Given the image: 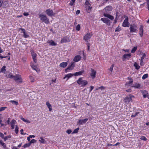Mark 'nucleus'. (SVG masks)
Here are the masks:
<instances>
[{"mask_svg": "<svg viewBox=\"0 0 149 149\" xmlns=\"http://www.w3.org/2000/svg\"><path fill=\"white\" fill-rule=\"evenodd\" d=\"M39 17L43 22L45 23L48 24L49 23V19L47 18L45 15L40 14L39 15Z\"/></svg>", "mask_w": 149, "mask_h": 149, "instance_id": "1", "label": "nucleus"}, {"mask_svg": "<svg viewBox=\"0 0 149 149\" xmlns=\"http://www.w3.org/2000/svg\"><path fill=\"white\" fill-rule=\"evenodd\" d=\"M134 98V96L132 95H130L126 97L124 100V102L127 104H129L132 101V99Z\"/></svg>", "mask_w": 149, "mask_h": 149, "instance_id": "2", "label": "nucleus"}, {"mask_svg": "<svg viewBox=\"0 0 149 149\" xmlns=\"http://www.w3.org/2000/svg\"><path fill=\"white\" fill-rule=\"evenodd\" d=\"M77 83L82 86H84L88 84V81L86 80H83L82 78H80L77 81Z\"/></svg>", "mask_w": 149, "mask_h": 149, "instance_id": "3", "label": "nucleus"}, {"mask_svg": "<svg viewBox=\"0 0 149 149\" xmlns=\"http://www.w3.org/2000/svg\"><path fill=\"white\" fill-rule=\"evenodd\" d=\"M13 79L18 83H21L22 82V79L20 75H15Z\"/></svg>", "mask_w": 149, "mask_h": 149, "instance_id": "4", "label": "nucleus"}, {"mask_svg": "<svg viewBox=\"0 0 149 149\" xmlns=\"http://www.w3.org/2000/svg\"><path fill=\"white\" fill-rule=\"evenodd\" d=\"M130 32H135L137 30V26L134 24H131L130 27Z\"/></svg>", "mask_w": 149, "mask_h": 149, "instance_id": "5", "label": "nucleus"}, {"mask_svg": "<svg viewBox=\"0 0 149 149\" xmlns=\"http://www.w3.org/2000/svg\"><path fill=\"white\" fill-rule=\"evenodd\" d=\"M128 17H127L124 20L122 24V26L124 27H129L130 24L128 22Z\"/></svg>", "mask_w": 149, "mask_h": 149, "instance_id": "6", "label": "nucleus"}, {"mask_svg": "<svg viewBox=\"0 0 149 149\" xmlns=\"http://www.w3.org/2000/svg\"><path fill=\"white\" fill-rule=\"evenodd\" d=\"M128 79L130 80L129 82H126L125 84V87H128L131 86L133 82V80L131 77H128Z\"/></svg>", "mask_w": 149, "mask_h": 149, "instance_id": "7", "label": "nucleus"}, {"mask_svg": "<svg viewBox=\"0 0 149 149\" xmlns=\"http://www.w3.org/2000/svg\"><path fill=\"white\" fill-rule=\"evenodd\" d=\"M46 13L49 16L52 17L54 15L53 11L50 9H47L45 11Z\"/></svg>", "mask_w": 149, "mask_h": 149, "instance_id": "8", "label": "nucleus"}, {"mask_svg": "<svg viewBox=\"0 0 149 149\" xmlns=\"http://www.w3.org/2000/svg\"><path fill=\"white\" fill-rule=\"evenodd\" d=\"M93 34L90 33H88L84 37V40L86 42H88V40L89 39Z\"/></svg>", "mask_w": 149, "mask_h": 149, "instance_id": "9", "label": "nucleus"}, {"mask_svg": "<svg viewBox=\"0 0 149 149\" xmlns=\"http://www.w3.org/2000/svg\"><path fill=\"white\" fill-rule=\"evenodd\" d=\"M101 20L107 25H110V21L108 19L106 18H102L101 19Z\"/></svg>", "mask_w": 149, "mask_h": 149, "instance_id": "10", "label": "nucleus"}, {"mask_svg": "<svg viewBox=\"0 0 149 149\" xmlns=\"http://www.w3.org/2000/svg\"><path fill=\"white\" fill-rule=\"evenodd\" d=\"M131 54L130 53L124 55L123 56V61H125L126 59H129L131 58Z\"/></svg>", "mask_w": 149, "mask_h": 149, "instance_id": "11", "label": "nucleus"}, {"mask_svg": "<svg viewBox=\"0 0 149 149\" xmlns=\"http://www.w3.org/2000/svg\"><path fill=\"white\" fill-rule=\"evenodd\" d=\"M144 98L147 97L149 98V95L146 91L142 90L141 91Z\"/></svg>", "mask_w": 149, "mask_h": 149, "instance_id": "12", "label": "nucleus"}, {"mask_svg": "<svg viewBox=\"0 0 149 149\" xmlns=\"http://www.w3.org/2000/svg\"><path fill=\"white\" fill-rule=\"evenodd\" d=\"M88 119L85 118L84 119L80 120H79L77 123V124L82 125L83 124L85 123L88 120Z\"/></svg>", "mask_w": 149, "mask_h": 149, "instance_id": "13", "label": "nucleus"}, {"mask_svg": "<svg viewBox=\"0 0 149 149\" xmlns=\"http://www.w3.org/2000/svg\"><path fill=\"white\" fill-rule=\"evenodd\" d=\"M91 76L93 79H94L95 77V75L96 74V71H95L93 69L91 68Z\"/></svg>", "mask_w": 149, "mask_h": 149, "instance_id": "14", "label": "nucleus"}, {"mask_svg": "<svg viewBox=\"0 0 149 149\" xmlns=\"http://www.w3.org/2000/svg\"><path fill=\"white\" fill-rule=\"evenodd\" d=\"M103 15L104 16L109 19L111 20H113L114 19V17L113 16L111 15L108 14L104 13Z\"/></svg>", "mask_w": 149, "mask_h": 149, "instance_id": "15", "label": "nucleus"}, {"mask_svg": "<svg viewBox=\"0 0 149 149\" xmlns=\"http://www.w3.org/2000/svg\"><path fill=\"white\" fill-rule=\"evenodd\" d=\"M74 67V65L73 63H72L71 65H69L68 67L65 69V71L66 72H68V70H72L73 69Z\"/></svg>", "mask_w": 149, "mask_h": 149, "instance_id": "16", "label": "nucleus"}, {"mask_svg": "<svg viewBox=\"0 0 149 149\" xmlns=\"http://www.w3.org/2000/svg\"><path fill=\"white\" fill-rule=\"evenodd\" d=\"M19 30H21L22 31V32L24 33V36L25 38H26L29 37V36L27 35V34L26 33L25 30L23 28H19Z\"/></svg>", "mask_w": 149, "mask_h": 149, "instance_id": "17", "label": "nucleus"}, {"mask_svg": "<svg viewBox=\"0 0 149 149\" xmlns=\"http://www.w3.org/2000/svg\"><path fill=\"white\" fill-rule=\"evenodd\" d=\"M70 41L69 38L65 37L63 38L61 40V43L68 42Z\"/></svg>", "mask_w": 149, "mask_h": 149, "instance_id": "18", "label": "nucleus"}, {"mask_svg": "<svg viewBox=\"0 0 149 149\" xmlns=\"http://www.w3.org/2000/svg\"><path fill=\"white\" fill-rule=\"evenodd\" d=\"M104 9L106 12H108L111 11L113 9V8L112 6H108L104 8Z\"/></svg>", "mask_w": 149, "mask_h": 149, "instance_id": "19", "label": "nucleus"}, {"mask_svg": "<svg viewBox=\"0 0 149 149\" xmlns=\"http://www.w3.org/2000/svg\"><path fill=\"white\" fill-rule=\"evenodd\" d=\"M31 54L33 61L35 63H36L37 62V60L36 58L37 55L34 52L32 51L31 52Z\"/></svg>", "mask_w": 149, "mask_h": 149, "instance_id": "20", "label": "nucleus"}, {"mask_svg": "<svg viewBox=\"0 0 149 149\" xmlns=\"http://www.w3.org/2000/svg\"><path fill=\"white\" fill-rule=\"evenodd\" d=\"M47 43H48L51 46H56V43L52 40L50 41L48 40L47 42Z\"/></svg>", "mask_w": 149, "mask_h": 149, "instance_id": "21", "label": "nucleus"}, {"mask_svg": "<svg viewBox=\"0 0 149 149\" xmlns=\"http://www.w3.org/2000/svg\"><path fill=\"white\" fill-rule=\"evenodd\" d=\"M81 58V57L79 55H77L74 58L73 61L75 62H77L79 61Z\"/></svg>", "mask_w": 149, "mask_h": 149, "instance_id": "22", "label": "nucleus"}, {"mask_svg": "<svg viewBox=\"0 0 149 149\" xmlns=\"http://www.w3.org/2000/svg\"><path fill=\"white\" fill-rule=\"evenodd\" d=\"M139 35L142 37L143 35V26L141 25L139 28Z\"/></svg>", "mask_w": 149, "mask_h": 149, "instance_id": "23", "label": "nucleus"}, {"mask_svg": "<svg viewBox=\"0 0 149 149\" xmlns=\"http://www.w3.org/2000/svg\"><path fill=\"white\" fill-rule=\"evenodd\" d=\"M84 72V70H81L80 71L76 72L74 73V75L75 76H77L79 75H81Z\"/></svg>", "mask_w": 149, "mask_h": 149, "instance_id": "24", "label": "nucleus"}, {"mask_svg": "<svg viewBox=\"0 0 149 149\" xmlns=\"http://www.w3.org/2000/svg\"><path fill=\"white\" fill-rule=\"evenodd\" d=\"M131 87H134L136 88H140L141 84H139L138 83H136L135 84V85L134 86H131Z\"/></svg>", "mask_w": 149, "mask_h": 149, "instance_id": "25", "label": "nucleus"}, {"mask_svg": "<svg viewBox=\"0 0 149 149\" xmlns=\"http://www.w3.org/2000/svg\"><path fill=\"white\" fill-rule=\"evenodd\" d=\"M67 63L66 62H63L61 63L60 64V66L61 67L64 68L67 65Z\"/></svg>", "mask_w": 149, "mask_h": 149, "instance_id": "26", "label": "nucleus"}, {"mask_svg": "<svg viewBox=\"0 0 149 149\" xmlns=\"http://www.w3.org/2000/svg\"><path fill=\"white\" fill-rule=\"evenodd\" d=\"M73 75L72 74H68L67 75H66L65 77L63 78V79H65L67 78V80H68L69 78L71 77Z\"/></svg>", "mask_w": 149, "mask_h": 149, "instance_id": "27", "label": "nucleus"}, {"mask_svg": "<svg viewBox=\"0 0 149 149\" xmlns=\"http://www.w3.org/2000/svg\"><path fill=\"white\" fill-rule=\"evenodd\" d=\"M46 105L47 106V107L49 109L50 111L52 110V107L50 104L48 102H47L46 103Z\"/></svg>", "mask_w": 149, "mask_h": 149, "instance_id": "28", "label": "nucleus"}, {"mask_svg": "<svg viewBox=\"0 0 149 149\" xmlns=\"http://www.w3.org/2000/svg\"><path fill=\"white\" fill-rule=\"evenodd\" d=\"M6 66H3L1 69L0 72H2L5 73V71H6Z\"/></svg>", "mask_w": 149, "mask_h": 149, "instance_id": "29", "label": "nucleus"}, {"mask_svg": "<svg viewBox=\"0 0 149 149\" xmlns=\"http://www.w3.org/2000/svg\"><path fill=\"white\" fill-rule=\"evenodd\" d=\"M0 144H1V146H3V148H5V149L7 148L6 145L5 143H3L2 141H1L0 140Z\"/></svg>", "mask_w": 149, "mask_h": 149, "instance_id": "30", "label": "nucleus"}, {"mask_svg": "<svg viewBox=\"0 0 149 149\" xmlns=\"http://www.w3.org/2000/svg\"><path fill=\"white\" fill-rule=\"evenodd\" d=\"M134 65L135 67V68L137 70L139 69L140 68V66L136 63H135L134 64Z\"/></svg>", "mask_w": 149, "mask_h": 149, "instance_id": "31", "label": "nucleus"}, {"mask_svg": "<svg viewBox=\"0 0 149 149\" xmlns=\"http://www.w3.org/2000/svg\"><path fill=\"white\" fill-rule=\"evenodd\" d=\"M31 67H32V68L34 70H35L37 72L38 71V69L37 68V67L35 65H34L33 64L32 66H31Z\"/></svg>", "mask_w": 149, "mask_h": 149, "instance_id": "32", "label": "nucleus"}, {"mask_svg": "<svg viewBox=\"0 0 149 149\" xmlns=\"http://www.w3.org/2000/svg\"><path fill=\"white\" fill-rule=\"evenodd\" d=\"M10 102H11L12 104L16 105L18 104V103L17 102L14 100H11L10 101Z\"/></svg>", "mask_w": 149, "mask_h": 149, "instance_id": "33", "label": "nucleus"}, {"mask_svg": "<svg viewBox=\"0 0 149 149\" xmlns=\"http://www.w3.org/2000/svg\"><path fill=\"white\" fill-rule=\"evenodd\" d=\"M137 49V47H134L131 50V52L132 53H134Z\"/></svg>", "mask_w": 149, "mask_h": 149, "instance_id": "34", "label": "nucleus"}, {"mask_svg": "<svg viewBox=\"0 0 149 149\" xmlns=\"http://www.w3.org/2000/svg\"><path fill=\"white\" fill-rule=\"evenodd\" d=\"M39 141L40 142L42 143H44L45 142V139L42 137H40V139L39 140Z\"/></svg>", "mask_w": 149, "mask_h": 149, "instance_id": "35", "label": "nucleus"}, {"mask_svg": "<svg viewBox=\"0 0 149 149\" xmlns=\"http://www.w3.org/2000/svg\"><path fill=\"white\" fill-rule=\"evenodd\" d=\"M31 145V143H28L25 144L23 146V147L24 148H27L29 147Z\"/></svg>", "mask_w": 149, "mask_h": 149, "instance_id": "36", "label": "nucleus"}, {"mask_svg": "<svg viewBox=\"0 0 149 149\" xmlns=\"http://www.w3.org/2000/svg\"><path fill=\"white\" fill-rule=\"evenodd\" d=\"M148 75L147 74H144L142 77V79H144L148 77Z\"/></svg>", "mask_w": 149, "mask_h": 149, "instance_id": "37", "label": "nucleus"}, {"mask_svg": "<svg viewBox=\"0 0 149 149\" xmlns=\"http://www.w3.org/2000/svg\"><path fill=\"white\" fill-rule=\"evenodd\" d=\"M79 127H78V128L75 129L74 130L73 132H72V134H73L76 133H77L78 132V130H79Z\"/></svg>", "mask_w": 149, "mask_h": 149, "instance_id": "38", "label": "nucleus"}, {"mask_svg": "<svg viewBox=\"0 0 149 149\" xmlns=\"http://www.w3.org/2000/svg\"><path fill=\"white\" fill-rule=\"evenodd\" d=\"M11 138V136L10 135L8 136H6L5 137H4V140L5 141H6L8 138Z\"/></svg>", "mask_w": 149, "mask_h": 149, "instance_id": "39", "label": "nucleus"}, {"mask_svg": "<svg viewBox=\"0 0 149 149\" xmlns=\"http://www.w3.org/2000/svg\"><path fill=\"white\" fill-rule=\"evenodd\" d=\"M15 132L16 134H17L18 133V127L17 125H16L15 128Z\"/></svg>", "mask_w": 149, "mask_h": 149, "instance_id": "40", "label": "nucleus"}, {"mask_svg": "<svg viewBox=\"0 0 149 149\" xmlns=\"http://www.w3.org/2000/svg\"><path fill=\"white\" fill-rule=\"evenodd\" d=\"M75 0H71V1L69 3V5L71 6H72L74 3Z\"/></svg>", "mask_w": 149, "mask_h": 149, "instance_id": "41", "label": "nucleus"}, {"mask_svg": "<svg viewBox=\"0 0 149 149\" xmlns=\"http://www.w3.org/2000/svg\"><path fill=\"white\" fill-rule=\"evenodd\" d=\"M22 120H23V121H24V122H27V123H30V121H29V120H26V119H24V118H22Z\"/></svg>", "mask_w": 149, "mask_h": 149, "instance_id": "42", "label": "nucleus"}, {"mask_svg": "<svg viewBox=\"0 0 149 149\" xmlns=\"http://www.w3.org/2000/svg\"><path fill=\"white\" fill-rule=\"evenodd\" d=\"M140 139L144 140V141H146L147 140V139L146 138V137L143 136H142L141 137Z\"/></svg>", "mask_w": 149, "mask_h": 149, "instance_id": "43", "label": "nucleus"}, {"mask_svg": "<svg viewBox=\"0 0 149 149\" xmlns=\"http://www.w3.org/2000/svg\"><path fill=\"white\" fill-rule=\"evenodd\" d=\"M142 54H143V55L142 56V57H141V59L143 60L144 58L145 57H146V54L145 53H143Z\"/></svg>", "mask_w": 149, "mask_h": 149, "instance_id": "44", "label": "nucleus"}, {"mask_svg": "<svg viewBox=\"0 0 149 149\" xmlns=\"http://www.w3.org/2000/svg\"><path fill=\"white\" fill-rule=\"evenodd\" d=\"M91 4L89 5V6H87L86 7V10H90L91 8L90 7Z\"/></svg>", "mask_w": 149, "mask_h": 149, "instance_id": "45", "label": "nucleus"}, {"mask_svg": "<svg viewBox=\"0 0 149 149\" xmlns=\"http://www.w3.org/2000/svg\"><path fill=\"white\" fill-rule=\"evenodd\" d=\"M36 140L34 139H33L31 140L29 143H31H31H33L36 142Z\"/></svg>", "mask_w": 149, "mask_h": 149, "instance_id": "46", "label": "nucleus"}, {"mask_svg": "<svg viewBox=\"0 0 149 149\" xmlns=\"http://www.w3.org/2000/svg\"><path fill=\"white\" fill-rule=\"evenodd\" d=\"M76 29L78 31H79L80 29V25L78 24L76 26Z\"/></svg>", "mask_w": 149, "mask_h": 149, "instance_id": "47", "label": "nucleus"}, {"mask_svg": "<svg viewBox=\"0 0 149 149\" xmlns=\"http://www.w3.org/2000/svg\"><path fill=\"white\" fill-rule=\"evenodd\" d=\"M85 4L86 5V7L87 6H89V5L91 4L89 2L87 1H86Z\"/></svg>", "mask_w": 149, "mask_h": 149, "instance_id": "48", "label": "nucleus"}, {"mask_svg": "<svg viewBox=\"0 0 149 149\" xmlns=\"http://www.w3.org/2000/svg\"><path fill=\"white\" fill-rule=\"evenodd\" d=\"M114 67V65L113 64H112L111 66L110 67V68L109 69V70L111 71V72L112 71V70H113V68Z\"/></svg>", "mask_w": 149, "mask_h": 149, "instance_id": "49", "label": "nucleus"}, {"mask_svg": "<svg viewBox=\"0 0 149 149\" xmlns=\"http://www.w3.org/2000/svg\"><path fill=\"white\" fill-rule=\"evenodd\" d=\"M121 30V29L120 28H119V26L117 27L115 30V32H118V31H119Z\"/></svg>", "mask_w": 149, "mask_h": 149, "instance_id": "50", "label": "nucleus"}, {"mask_svg": "<svg viewBox=\"0 0 149 149\" xmlns=\"http://www.w3.org/2000/svg\"><path fill=\"white\" fill-rule=\"evenodd\" d=\"M139 113V112L135 113L134 114H133L132 115V117H135L137 114Z\"/></svg>", "mask_w": 149, "mask_h": 149, "instance_id": "51", "label": "nucleus"}, {"mask_svg": "<svg viewBox=\"0 0 149 149\" xmlns=\"http://www.w3.org/2000/svg\"><path fill=\"white\" fill-rule=\"evenodd\" d=\"M6 108V107H1L0 108V111H2L3 110H5V109Z\"/></svg>", "mask_w": 149, "mask_h": 149, "instance_id": "52", "label": "nucleus"}, {"mask_svg": "<svg viewBox=\"0 0 149 149\" xmlns=\"http://www.w3.org/2000/svg\"><path fill=\"white\" fill-rule=\"evenodd\" d=\"M3 6L5 5V6H6V5L8 4V2L7 1H5L4 2H3Z\"/></svg>", "mask_w": 149, "mask_h": 149, "instance_id": "53", "label": "nucleus"}, {"mask_svg": "<svg viewBox=\"0 0 149 149\" xmlns=\"http://www.w3.org/2000/svg\"><path fill=\"white\" fill-rule=\"evenodd\" d=\"M144 64V63L143 60L141 59L140 65H143Z\"/></svg>", "mask_w": 149, "mask_h": 149, "instance_id": "54", "label": "nucleus"}, {"mask_svg": "<svg viewBox=\"0 0 149 149\" xmlns=\"http://www.w3.org/2000/svg\"><path fill=\"white\" fill-rule=\"evenodd\" d=\"M8 77H9L12 78L13 79L14 76H13L12 74H9L8 75Z\"/></svg>", "mask_w": 149, "mask_h": 149, "instance_id": "55", "label": "nucleus"}, {"mask_svg": "<svg viewBox=\"0 0 149 149\" xmlns=\"http://www.w3.org/2000/svg\"><path fill=\"white\" fill-rule=\"evenodd\" d=\"M72 132V131L71 130H68L66 131V132L68 134H70Z\"/></svg>", "mask_w": 149, "mask_h": 149, "instance_id": "56", "label": "nucleus"}, {"mask_svg": "<svg viewBox=\"0 0 149 149\" xmlns=\"http://www.w3.org/2000/svg\"><path fill=\"white\" fill-rule=\"evenodd\" d=\"M16 122L15 120L14 119L13 120L11 121V125H15V122Z\"/></svg>", "mask_w": 149, "mask_h": 149, "instance_id": "57", "label": "nucleus"}, {"mask_svg": "<svg viewBox=\"0 0 149 149\" xmlns=\"http://www.w3.org/2000/svg\"><path fill=\"white\" fill-rule=\"evenodd\" d=\"M3 3V0H0V8L1 7Z\"/></svg>", "mask_w": 149, "mask_h": 149, "instance_id": "58", "label": "nucleus"}, {"mask_svg": "<svg viewBox=\"0 0 149 149\" xmlns=\"http://www.w3.org/2000/svg\"><path fill=\"white\" fill-rule=\"evenodd\" d=\"M30 78L31 80V82H33L34 81V79L33 78L32 76L30 77Z\"/></svg>", "mask_w": 149, "mask_h": 149, "instance_id": "59", "label": "nucleus"}, {"mask_svg": "<svg viewBox=\"0 0 149 149\" xmlns=\"http://www.w3.org/2000/svg\"><path fill=\"white\" fill-rule=\"evenodd\" d=\"M117 19H117V18L116 17V18H115V19H114V22H113V24H115L117 22Z\"/></svg>", "mask_w": 149, "mask_h": 149, "instance_id": "60", "label": "nucleus"}, {"mask_svg": "<svg viewBox=\"0 0 149 149\" xmlns=\"http://www.w3.org/2000/svg\"><path fill=\"white\" fill-rule=\"evenodd\" d=\"M147 5L148 8V10H149V0L147 1Z\"/></svg>", "mask_w": 149, "mask_h": 149, "instance_id": "61", "label": "nucleus"}, {"mask_svg": "<svg viewBox=\"0 0 149 149\" xmlns=\"http://www.w3.org/2000/svg\"><path fill=\"white\" fill-rule=\"evenodd\" d=\"M80 11L79 10H77L76 12V14L78 15L80 13Z\"/></svg>", "mask_w": 149, "mask_h": 149, "instance_id": "62", "label": "nucleus"}, {"mask_svg": "<svg viewBox=\"0 0 149 149\" xmlns=\"http://www.w3.org/2000/svg\"><path fill=\"white\" fill-rule=\"evenodd\" d=\"M23 15L25 16H27L29 15V14L27 13H23Z\"/></svg>", "mask_w": 149, "mask_h": 149, "instance_id": "63", "label": "nucleus"}, {"mask_svg": "<svg viewBox=\"0 0 149 149\" xmlns=\"http://www.w3.org/2000/svg\"><path fill=\"white\" fill-rule=\"evenodd\" d=\"M99 88L101 90L105 89V88L103 86H102L101 87H99Z\"/></svg>", "mask_w": 149, "mask_h": 149, "instance_id": "64", "label": "nucleus"}]
</instances>
